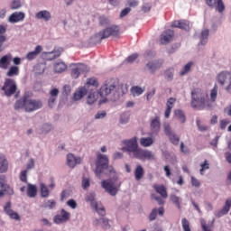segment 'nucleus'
I'll return each instance as SVG.
<instances>
[{
	"instance_id": "f03ea898",
	"label": "nucleus",
	"mask_w": 231,
	"mask_h": 231,
	"mask_svg": "<svg viewBox=\"0 0 231 231\" xmlns=\"http://www.w3.org/2000/svg\"><path fill=\"white\" fill-rule=\"evenodd\" d=\"M33 93L27 91L23 94L21 99L14 104V109H25L26 113L37 111L42 107V101L40 99H31Z\"/></svg>"
},
{
	"instance_id": "aec40b11",
	"label": "nucleus",
	"mask_w": 231,
	"mask_h": 231,
	"mask_svg": "<svg viewBox=\"0 0 231 231\" xmlns=\"http://www.w3.org/2000/svg\"><path fill=\"white\" fill-rule=\"evenodd\" d=\"M86 95H88V88H86L85 87H80L73 94L72 100H74L75 102L82 100V98H84Z\"/></svg>"
},
{
	"instance_id": "393cba45",
	"label": "nucleus",
	"mask_w": 231,
	"mask_h": 231,
	"mask_svg": "<svg viewBox=\"0 0 231 231\" xmlns=\"http://www.w3.org/2000/svg\"><path fill=\"white\" fill-rule=\"evenodd\" d=\"M59 97V88H53L50 91V98H49V106L53 107L55 106V102H57V98Z\"/></svg>"
},
{
	"instance_id": "09e8293b",
	"label": "nucleus",
	"mask_w": 231,
	"mask_h": 231,
	"mask_svg": "<svg viewBox=\"0 0 231 231\" xmlns=\"http://www.w3.org/2000/svg\"><path fill=\"white\" fill-rule=\"evenodd\" d=\"M182 230L183 231H191L190 230V222L187 218L181 219Z\"/></svg>"
},
{
	"instance_id": "423d86ee",
	"label": "nucleus",
	"mask_w": 231,
	"mask_h": 231,
	"mask_svg": "<svg viewBox=\"0 0 231 231\" xmlns=\"http://www.w3.org/2000/svg\"><path fill=\"white\" fill-rule=\"evenodd\" d=\"M116 89V81L115 79H106L99 89L100 97H109Z\"/></svg>"
},
{
	"instance_id": "680f3d73",
	"label": "nucleus",
	"mask_w": 231,
	"mask_h": 231,
	"mask_svg": "<svg viewBox=\"0 0 231 231\" xmlns=\"http://www.w3.org/2000/svg\"><path fill=\"white\" fill-rule=\"evenodd\" d=\"M137 59H138V54L134 53V54H132V55H130V56L127 57L126 62L133 63V62H134Z\"/></svg>"
},
{
	"instance_id": "9b49d317",
	"label": "nucleus",
	"mask_w": 231,
	"mask_h": 231,
	"mask_svg": "<svg viewBox=\"0 0 231 231\" xmlns=\"http://www.w3.org/2000/svg\"><path fill=\"white\" fill-rule=\"evenodd\" d=\"M88 67L82 63L73 64L71 69L72 79H79L82 73H86Z\"/></svg>"
},
{
	"instance_id": "79ce46f5",
	"label": "nucleus",
	"mask_w": 231,
	"mask_h": 231,
	"mask_svg": "<svg viewBox=\"0 0 231 231\" xmlns=\"http://www.w3.org/2000/svg\"><path fill=\"white\" fill-rule=\"evenodd\" d=\"M170 199L171 203H173V205L177 207V208H181V202L180 201V197L171 194Z\"/></svg>"
},
{
	"instance_id": "4c0bfd02",
	"label": "nucleus",
	"mask_w": 231,
	"mask_h": 231,
	"mask_svg": "<svg viewBox=\"0 0 231 231\" xmlns=\"http://www.w3.org/2000/svg\"><path fill=\"white\" fill-rule=\"evenodd\" d=\"M17 75H19L18 66H11L6 72V77H17Z\"/></svg>"
},
{
	"instance_id": "c85d7f7f",
	"label": "nucleus",
	"mask_w": 231,
	"mask_h": 231,
	"mask_svg": "<svg viewBox=\"0 0 231 231\" xmlns=\"http://www.w3.org/2000/svg\"><path fill=\"white\" fill-rule=\"evenodd\" d=\"M5 33H6V28L4 25H0V53L1 51H5V47L3 46L6 42Z\"/></svg>"
},
{
	"instance_id": "c03bdc74",
	"label": "nucleus",
	"mask_w": 231,
	"mask_h": 231,
	"mask_svg": "<svg viewBox=\"0 0 231 231\" xmlns=\"http://www.w3.org/2000/svg\"><path fill=\"white\" fill-rule=\"evenodd\" d=\"M86 86L87 88H89V86H93V88H98L99 83L96 78H90L87 79Z\"/></svg>"
},
{
	"instance_id": "a211bd4d",
	"label": "nucleus",
	"mask_w": 231,
	"mask_h": 231,
	"mask_svg": "<svg viewBox=\"0 0 231 231\" xmlns=\"http://www.w3.org/2000/svg\"><path fill=\"white\" fill-rule=\"evenodd\" d=\"M24 17L26 14L23 12H14L9 16V23L15 24V23H21V21H24Z\"/></svg>"
},
{
	"instance_id": "de8ad7c7",
	"label": "nucleus",
	"mask_w": 231,
	"mask_h": 231,
	"mask_svg": "<svg viewBox=\"0 0 231 231\" xmlns=\"http://www.w3.org/2000/svg\"><path fill=\"white\" fill-rule=\"evenodd\" d=\"M219 88L217 85H215L213 89L210 91V100L211 102H214L217 98V90Z\"/></svg>"
},
{
	"instance_id": "774afa93",
	"label": "nucleus",
	"mask_w": 231,
	"mask_h": 231,
	"mask_svg": "<svg viewBox=\"0 0 231 231\" xmlns=\"http://www.w3.org/2000/svg\"><path fill=\"white\" fill-rule=\"evenodd\" d=\"M67 205L68 207H69L70 208H77V202L74 199H69L67 201Z\"/></svg>"
},
{
	"instance_id": "0e129e2a",
	"label": "nucleus",
	"mask_w": 231,
	"mask_h": 231,
	"mask_svg": "<svg viewBox=\"0 0 231 231\" xmlns=\"http://www.w3.org/2000/svg\"><path fill=\"white\" fill-rule=\"evenodd\" d=\"M191 185L193 187H196L197 189L201 187V183L199 182V180L198 179H196L195 177H191Z\"/></svg>"
},
{
	"instance_id": "5fc2aeb1",
	"label": "nucleus",
	"mask_w": 231,
	"mask_h": 231,
	"mask_svg": "<svg viewBox=\"0 0 231 231\" xmlns=\"http://www.w3.org/2000/svg\"><path fill=\"white\" fill-rule=\"evenodd\" d=\"M20 180L23 183H28V171L26 170L21 171Z\"/></svg>"
},
{
	"instance_id": "3c124183",
	"label": "nucleus",
	"mask_w": 231,
	"mask_h": 231,
	"mask_svg": "<svg viewBox=\"0 0 231 231\" xmlns=\"http://www.w3.org/2000/svg\"><path fill=\"white\" fill-rule=\"evenodd\" d=\"M169 138H170V142H171V143H173V145H179L180 137L177 134H172L171 135L169 136Z\"/></svg>"
},
{
	"instance_id": "c756f323",
	"label": "nucleus",
	"mask_w": 231,
	"mask_h": 231,
	"mask_svg": "<svg viewBox=\"0 0 231 231\" xmlns=\"http://www.w3.org/2000/svg\"><path fill=\"white\" fill-rule=\"evenodd\" d=\"M41 51H42V46L38 45L35 47L33 51H31L26 55L25 59H27V60H33V59H36L37 55H39Z\"/></svg>"
},
{
	"instance_id": "58836bf2",
	"label": "nucleus",
	"mask_w": 231,
	"mask_h": 231,
	"mask_svg": "<svg viewBox=\"0 0 231 231\" xmlns=\"http://www.w3.org/2000/svg\"><path fill=\"white\" fill-rule=\"evenodd\" d=\"M67 68L64 62H58L54 65V71L56 73H62V71H66Z\"/></svg>"
},
{
	"instance_id": "37998d69",
	"label": "nucleus",
	"mask_w": 231,
	"mask_h": 231,
	"mask_svg": "<svg viewBox=\"0 0 231 231\" xmlns=\"http://www.w3.org/2000/svg\"><path fill=\"white\" fill-rule=\"evenodd\" d=\"M209 35V31L208 29L202 31L201 36H200V44L205 45L206 42H208Z\"/></svg>"
},
{
	"instance_id": "49530a36",
	"label": "nucleus",
	"mask_w": 231,
	"mask_h": 231,
	"mask_svg": "<svg viewBox=\"0 0 231 231\" xmlns=\"http://www.w3.org/2000/svg\"><path fill=\"white\" fill-rule=\"evenodd\" d=\"M192 66H194V62L189 61L188 62L183 69L180 71V75L183 77V75H187V73H189L190 71V69L192 68Z\"/></svg>"
},
{
	"instance_id": "ddd939ff",
	"label": "nucleus",
	"mask_w": 231,
	"mask_h": 231,
	"mask_svg": "<svg viewBox=\"0 0 231 231\" xmlns=\"http://www.w3.org/2000/svg\"><path fill=\"white\" fill-rule=\"evenodd\" d=\"M4 212H5L6 216H8L10 219H14V221H21V216H19V213L13 210L11 202H7L5 204Z\"/></svg>"
},
{
	"instance_id": "a19ab883",
	"label": "nucleus",
	"mask_w": 231,
	"mask_h": 231,
	"mask_svg": "<svg viewBox=\"0 0 231 231\" xmlns=\"http://www.w3.org/2000/svg\"><path fill=\"white\" fill-rule=\"evenodd\" d=\"M97 92H90L87 97V103L89 104V106H92V104L97 102Z\"/></svg>"
},
{
	"instance_id": "1a4fd4ad",
	"label": "nucleus",
	"mask_w": 231,
	"mask_h": 231,
	"mask_svg": "<svg viewBox=\"0 0 231 231\" xmlns=\"http://www.w3.org/2000/svg\"><path fill=\"white\" fill-rule=\"evenodd\" d=\"M205 3L209 8H215L219 14L225 12V3H223V0H205Z\"/></svg>"
},
{
	"instance_id": "ea45409f",
	"label": "nucleus",
	"mask_w": 231,
	"mask_h": 231,
	"mask_svg": "<svg viewBox=\"0 0 231 231\" xmlns=\"http://www.w3.org/2000/svg\"><path fill=\"white\" fill-rule=\"evenodd\" d=\"M42 198H48L50 196V189H48V186L44 183L40 184Z\"/></svg>"
},
{
	"instance_id": "f3484780",
	"label": "nucleus",
	"mask_w": 231,
	"mask_h": 231,
	"mask_svg": "<svg viewBox=\"0 0 231 231\" xmlns=\"http://www.w3.org/2000/svg\"><path fill=\"white\" fill-rule=\"evenodd\" d=\"M231 208V197L226 200L225 206L218 212L215 214L216 217H223V216H226L228 212H230Z\"/></svg>"
},
{
	"instance_id": "6e6552de",
	"label": "nucleus",
	"mask_w": 231,
	"mask_h": 231,
	"mask_svg": "<svg viewBox=\"0 0 231 231\" xmlns=\"http://www.w3.org/2000/svg\"><path fill=\"white\" fill-rule=\"evenodd\" d=\"M86 201L88 203H90L92 208H95L96 212H97V214L101 216V217H104V216H106V208H104V206H100L98 205V203H97V201L95 200L94 193L87 195Z\"/></svg>"
},
{
	"instance_id": "bb28decb",
	"label": "nucleus",
	"mask_w": 231,
	"mask_h": 231,
	"mask_svg": "<svg viewBox=\"0 0 231 231\" xmlns=\"http://www.w3.org/2000/svg\"><path fill=\"white\" fill-rule=\"evenodd\" d=\"M10 60H12V54H6L0 59V68L2 69H8L10 66Z\"/></svg>"
},
{
	"instance_id": "4d7b16f0",
	"label": "nucleus",
	"mask_w": 231,
	"mask_h": 231,
	"mask_svg": "<svg viewBox=\"0 0 231 231\" xmlns=\"http://www.w3.org/2000/svg\"><path fill=\"white\" fill-rule=\"evenodd\" d=\"M62 54V49L54 50L52 52H50V55H52V59H57Z\"/></svg>"
},
{
	"instance_id": "6e6d98bb",
	"label": "nucleus",
	"mask_w": 231,
	"mask_h": 231,
	"mask_svg": "<svg viewBox=\"0 0 231 231\" xmlns=\"http://www.w3.org/2000/svg\"><path fill=\"white\" fill-rule=\"evenodd\" d=\"M152 8V5H151V3H145L142 6V12H143V14H147L148 12H151Z\"/></svg>"
},
{
	"instance_id": "69168bd1",
	"label": "nucleus",
	"mask_w": 231,
	"mask_h": 231,
	"mask_svg": "<svg viewBox=\"0 0 231 231\" xmlns=\"http://www.w3.org/2000/svg\"><path fill=\"white\" fill-rule=\"evenodd\" d=\"M164 133L166 136H171L173 134L172 130L171 129V125H164Z\"/></svg>"
},
{
	"instance_id": "603ef678",
	"label": "nucleus",
	"mask_w": 231,
	"mask_h": 231,
	"mask_svg": "<svg viewBox=\"0 0 231 231\" xmlns=\"http://www.w3.org/2000/svg\"><path fill=\"white\" fill-rule=\"evenodd\" d=\"M55 205H57V202H55V200H47L44 202L43 207L45 208L51 209V208H55Z\"/></svg>"
},
{
	"instance_id": "864d4df0",
	"label": "nucleus",
	"mask_w": 231,
	"mask_h": 231,
	"mask_svg": "<svg viewBox=\"0 0 231 231\" xmlns=\"http://www.w3.org/2000/svg\"><path fill=\"white\" fill-rule=\"evenodd\" d=\"M200 174L203 176V172H205V171L210 169V164L208 163V161L205 160L204 162L202 164H200Z\"/></svg>"
},
{
	"instance_id": "412c9836",
	"label": "nucleus",
	"mask_w": 231,
	"mask_h": 231,
	"mask_svg": "<svg viewBox=\"0 0 231 231\" xmlns=\"http://www.w3.org/2000/svg\"><path fill=\"white\" fill-rule=\"evenodd\" d=\"M152 188L154 189L155 192L157 194H160V196L164 199H167V198H169V194L167 193V188H165L163 185L153 184Z\"/></svg>"
},
{
	"instance_id": "9d476101",
	"label": "nucleus",
	"mask_w": 231,
	"mask_h": 231,
	"mask_svg": "<svg viewBox=\"0 0 231 231\" xmlns=\"http://www.w3.org/2000/svg\"><path fill=\"white\" fill-rule=\"evenodd\" d=\"M101 186L105 189L106 192L110 194V196H116L118 192V188L115 186V183L111 180H103L101 181Z\"/></svg>"
},
{
	"instance_id": "cd10ccee",
	"label": "nucleus",
	"mask_w": 231,
	"mask_h": 231,
	"mask_svg": "<svg viewBox=\"0 0 231 231\" xmlns=\"http://www.w3.org/2000/svg\"><path fill=\"white\" fill-rule=\"evenodd\" d=\"M158 214H159V216H163V214H165V209L163 208V207L159 208V209L153 208L149 215V220L154 221V219H156V217L158 216Z\"/></svg>"
},
{
	"instance_id": "72a5a7b5",
	"label": "nucleus",
	"mask_w": 231,
	"mask_h": 231,
	"mask_svg": "<svg viewBox=\"0 0 231 231\" xmlns=\"http://www.w3.org/2000/svg\"><path fill=\"white\" fill-rule=\"evenodd\" d=\"M27 196L28 198H35L37 196V186L33 184L27 185Z\"/></svg>"
},
{
	"instance_id": "dca6fc26",
	"label": "nucleus",
	"mask_w": 231,
	"mask_h": 231,
	"mask_svg": "<svg viewBox=\"0 0 231 231\" xmlns=\"http://www.w3.org/2000/svg\"><path fill=\"white\" fill-rule=\"evenodd\" d=\"M174 38V31L169 29L164 31L161 35V44H169Z\"/></svg>"
},
{
	"instance_id": "7c9ffc66",
	"label": "nucleus",
	"mask_w": 231,
	"mask_h": 231,
	"mask_svg": "<svg viewBox=\"0 0 231 231\" xmlns=\"http://www.w3.org/2000/svg\"><path fill=\"white\" fill-rule=\"evenodd\" d=\"M145 174V171L143 170V167L142 165L136 166L134 170V179L136 181H140L142 178H143V175Z\"/></svg>"
},
{
	"instance_id": "338daca9",
	"label": "nucleus",
	"mask_w": 231,
	"mask_h": 231,
	"mask_svg": "<svg viewBox=\"0 0 231 231\" xmlns=\"http://www.w3.org/2000/svg\"><path fill=\"white\" fill-rule=\"evenodd\" d=\"M89 185H90V183H89V179H88V178H83V179H82V188H83L84 189H88Z\"/></svg>"
},
{
	"instance_id": "b1692460",
	"label": "nucleus",
	"mask_w": 231,
	"mask_h": 231,
	"mask_svg": "<svg viewBox=\"0 0 231 231\" xmlns=\"http://www.w3.org/2000/svg\"><path fill=\"white\" fill-rule=\"evenodd\" d=\"M162 66H163V61L162 60H154L147 63V68L151 71V73H154L155 71H158V69H160Z\"/></svg>"
},
{
	"instance_id": "0eeeda50",
	"label": "nucleus",
	"mask_w": 231,
	"mask_h": 231,
	"mask_svg": "<svg viewBox=\"0 0 231 231\" xmlns=\"http://www.w3.org/2000/svg\"><path fill=\"white\" fill-rule=\"evenodd\" d=\"M2 91H4L5 97L15 95V91H17V84H15V80L5 79L4 86L2 87Z\"/></svg>"
},
{
	"instance_id": "a18cd8bd",
	"label": "nucleus",
	"mask_w": 231,
	"mask_h": 231,
	"mask_svg": "<svg viewBox=\"0 0 231 231\" xmlns=\"http://www.w3.org/2000/svg\"><path fill=\"white\" fill-rule=\"evenodd\" d=\"M164 76L166 80H168V82H171V80L174 79V69H166V71L164 72Z\"/></svg>"
},
{
	"instance_id": "2eb2a0df",
	"label": "nucleus",
	"mask_w": 231,
	"mask_h": 231,
	"mask_svg": "<svg viewBox=\"0 0 231 231\" xmlns=\"http://www.w3.org/2000/svg\"><path fill=\"white\" fill-rule=\"evenodd\" d=\"M162 127V122L160 121V116H155L151 120L150 129L152 134H158L160 133V129Z\"/></svg>"
},
{
	"instance_id": "e433bc0d",
	"label": "nucleus",
	"mask_w": 231,
	"mask_h": 231,
	"mask_svg": "<svg viewBox=\"0 0 231 231\" xmlns=\"http://www.w3.org/2000/svg\"><path fill=\"white\" fill-rule=\"evenodd\" d=\"M130 91L133 97H140V95H143V91H145V88H142L139 86H134L131 88Z\"/></svg>"
},
{
	"instance_id": "e2e57ef3",
	"label": "nucleus",
	"mask_w": 231,
	"mask_h": 231,
	"mask_svg": "<svg viewBox=\"0 0 231 231\" xmlns=\"http://www.w3.org/2000/svg\"><path fill=\"white\" fill-rule=\"evenodd\" d=\"M106 115H107V113H106V111H104V110L103 111H99V112H97L96 114L95 118L97 120H98L100 118H106Z\"/></svg>"
},
{
	"instance_id": "c9c22d12",
	"label": "nucleus",
	"mask_w": 231,
	"mask_h": 231,
	"mask_svg": "<svg viewBox=\"0 0 231 231\" xmlns=\"http://www.w3.org/2000/svg\"><path fill=\"white\" fill-rule=\"evenodd\" d=\"M175 118L180 122V124H185L186 122V117H185V113L181 111V109H177L174 111Z\"/></svg>"
},
{
	"instance_id": "f704fd0d",
	"label": "nucleus",
	"mask_w": 231,
	"mask_h": 231,
	"mask_svg": "<svg viewBox=\"0 0 231 231\" xmlns=\"http://www.w3.org/2000/svg\"><path fill=\"white\" fill-rule=\"evenodd\" d=\"M152 143H154V139L152 137H143L140 139V145H142V147H151Z\"/></svg>"
},
{
	"instance_id": "052dcab7",
	"label": "nucleus",
	"mask_w": 231,
	"mask_h": 231,
	"mask_svg": "<svg viewBox=\"0 0 231 231\" xmlns=\"http://www.w3.org/2000/svg\"><path fill=\"white\" fill-rule=\"evenodd\" d=\"M200 225L203 231H212V229L207 226V221H205V219H200Z\"/></svg>"
},
{
	"instance_id": "20e7f679",
	"label": "nucleus",
	"mask_w": 231,
	"mask_h": 231,
	"mask_svg": "<svg viewBox=\"0 0 231 231\" xmlns=\"http://www.w3.org/2000/svg\"><path fill=\"white\" fill-rule=\"evenodd\" d=\"M120 35V27L117 25H111L105 30L95 34L96 39L98 41H104V39H109V37H118Z\"/></svg>"
},
{
	"instance_id": "a878e982",
	"label": "nucleus",
	"mask_w": 231,
	"mask_h": 231,
	"mask_svg": "<svg viewBox=\"0 0 231 231\" xmlns=\"http://www.w3.org/2000/svg\"><path fill=\"white\" fill-rule=\"evenodd\" d=\"M80 158H77L75 157V155H73V153H69L67 155V163L69 165V167H70L71 169H74V167L80 163Z\"/></svg>"
},
{
	"instance_id": "8fccbe9b",
	"label": "nucleus",
	"mask_w": 231,
	"mask_h": 231,
	"mask_svg": "<svg viewBox=\"0 0 231 231\" xmlns=\"http://www.w3.org/2000/svg\"><path fill=\"white\" fill-rule=\"evenodd\" d=\"M2 190L5 194H8V196H14V189H12L8 184H5L4 188H2Z\"/></svg>"
},
{
	"instance_id": "473e14b6",
	"label": "nucleus",
	"mask_w": 231,
	"mask_h": 231,
	"mask_svg": "<svg viewBox=\"0 0 231 231\" xmlns=\"http://www.w3.org/2000/svg\"><path fill=\"white\" fill-rule=\"evenodd\" d=\"M8 171V161H6V157L5 155L0 154V172H6Z\"/></svg>"
},
{
	"instance_id": "13d9d810",
	"label": "nucleus",
	"mask_w": 231,
	"mask_h": 231,
	"mask_svg": "<svg viewBox=\"0 0 231 231\" xmlns=\"http://www.w3.org/2000/svg\"><path fill=\"white\" fill-rule=\"evenodd\" d=\"M18 8H21V0H14L11 4V9L17 10Z\"/></svg>"
},
{
	"instance_id": "39448f33",
	"label": "nucleus",
	"mask_w": 231,
	"mask_h": 231,
	"mask_svg": "<svg viewBox=\"0 0 231 231\" xmlns=\"http://www.w3.org/2000/svg\"><path fill=\"white\" fill-rule=\"evenodd\" d=\"M107 167H109V158L102 153H97L95 171L97 178L100 179L104 169H107Z\"/></svg>"
},
{
	"instance_id": "5701e85b",
	"label": "nucleus",
	"mask_w": 231,
	"mask_h": 231,
	"mask_svg": "<svg viewBox=\"0 0 231 231\" xmlns=\"http://www.w3.org/2000/svg\"><path fill=\"white\" fill-rule=\"evenodd\" d=\"M174 104H176V98L170 97L167 100L166 110L164 112L165 118H169V116H171V112L172 111V107H174Z\"/></svg>"
},
{
	"instance_id": "4468645a",
	"label": "nucleus",
	"mask_w": 231,
	"mask_h": 231,
	"mask_svg": "<svg viewBox=\"0 0 231 231\" xmlns=\"http://www.w3.org/2000/svg\"><path fill=\"white\" fill-rule=\"evenodd\" d=\"M217 79L221 86H226V84L231 82V73L228 71H222L217 75Z\"/></svg>"
},
{
	"instance_id": "f8f14e48",
	"label": "nucleus",
	"mask_w": 231,
	"mask_h": 231,
	"mask_svg": "<svg viewBox=\"0 0 231 231\" xmlns=\"http://www.w3.org/2000/svg\"><path fill=\"white\" fill-rule=\"evenodd\" d=\"M69 212L66 211L65 209L60 210V215H56L53 218V222L56 225H61V223H66L69 221L70 217Z\"/></svg>"
},
{
	"instance_id": "f257e3e1",
	"label": "nucleus",
	"mask_w": 231,
	"mask_h": 231,
	"mask_svg": "<svg viewBox=\"0 0 231 231\" xmlns=\"http://www.w3.org/2000/svg\"><path fill=\"white\" fill-rule=\"evenodd\" d=\"M123 143L125 147H123L122 151L128 152L130 155L133 154L134 158L142 160L143 162H145V160H154V153H152V152L138 147V138L134 137L129 140H125Z\"/></svg>"
},
{
	"instance_id": "6ab92c4d",
	"label": "nucleus",
	"mask_w": 231,
	"mask_h": 231,
	"mask_svg": "<svg viewBox=\"0 0 231 231\" xmlns=\"http://www.w3.org/2000/svg\"><path fill=\"white\" fill-rule=\"evenodd\" d=\"M93 225L94 226H99V225H101L103 230H107L109 228H111V225L109 224V219L106 218V217H101V218H96L93 221Z\"/></svg>"
},
{
	"instance_id": "2f4dec72",
	"label": "nucleus",
	"mask_w": 231,
	"mask_h": 231,
	"mask_svg": "<svg viewBox=\"0 0 231 231\" xmlns=\"http://www.w3.org/2000/svg\"><path fill=\"white\" fill-rule=\"evenodd\" d=\"M36 19H44L46 22L50 21L51 19V14L50 11H40L36 14Z\"/></svg>"
},
{
	"instance_id": "4be33fe9",
	"label": "nucleus",
	"mask_w": 231,
	"mask_h": 231,
	"mask_svg": "<svg viewBox=\"0 0 231 231\" xmlns=\"http://www.w3.org/2000/svg\"><path fill=\"white\" fill-rule=\"evenodd\" d=\"M171 26L172 28H180V30H189V28H190L189 22L185 20L174 21L172 22Z\"/></svg>"
},
{
	"instance_id": "7ed1b4c3",
	"label": "nucleus",
	"mask_w": 231,
	"mask_h": 231,
	"mask_svg": "<svg viewBox=\"0 0 231 231\" xmlns=\"http://www.w3.org/2000/svg\"><path fill=\"white\" fill-rule=\"evenodd\" d=\"M207 102H208V94L205 90L199 88H194L191 90L190 106L193 109L202 111V109H205Z\"/></svg>"
},
{
	"instance_id": "bf43d9fd",
	"label": "nucleus",
	"mask_w": 231,
	"mask_h": 231,
	"mask_svg": "<svg viewBox=\"0 0 231 231\" xmlns=\"http://www.w3.org/2000/svg\"><path fill=\"white\" fill-rule=\"evenodd\" d=\"M99 24L101 26H107L109 24V19H107L106 16H100Z\"/></svg>"
}]
</instances>
